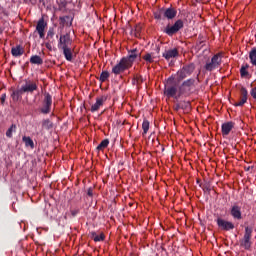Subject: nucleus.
Masks as SVG:
<instances>
[{"label": "nucleus", "instance_id": "obj_1", "mask_svg": "<svg viewBox=\"0 0 256 256\" xmlns=\"http://www.w3.org/2000/svg\"><path fill=\"white\" fill-rule=\"evenodd\" d=\"M58 49L63 51V55L66 61H73V53L75 48H73V39L71 38V32L66 34H61L58 40Z\"/></svg>", "mask_w": 256, "mask_h": 256}, {"label": "nucleus", "instance_id": "obj_2", "mask_svg": "<svg viewBox=\"0 0 256 256\" xmlns=\"http://www.w3.org/2000/svg\"><path fill=\"white\" fill-rule=\"evenodd\" d=\"M253 236V228L246 226L243 238L240 240V247L249 251L251 249V237Z\"/></svg>", "mask_w": 256, "mask_h": 256}, {"label": "nucleus", "instance_id": "obj_3", "mask_svg": "<svg viewBox=\"0 0 256 256\" xmlns=\"http://www.w3.org/2000/svg\"><path fill=\"white\" fill-rule=\"evenodd\" d=\"M195 71V64L191 63L188 65L183 66L177 72V81H183V79H187V77H191L193 72Z\"/></svg>", "mask_w": 256, "mask_h": 256}, {"label": "nucleus", "instance_id": "obj_4", "mask_svg": "<svg viewBox=\"0 0 256 256\" xmlns=\"http://www.w3.org/2000/svg\"><path fill=\"white\" fill-rule=\"evenodd\" d=\"M53 106V97L49 93L44 94V99L42 101V107L39 108L42 115H49L51 113V107Z\"/></svg>", "mask_w": 256, "mask_h": 256}, {"label": "nucleus", "instance_id": "obj_5", "mask_svg": "<svg viewBox=\"0 0 256 256\" xmlns=\"http://www.w3.org/2000/svg\"><path fill=\"white\" fill-rule=\"evenodd\" d=\"M183 27H185V24L183 23V20L179 19L174 23V25H167L164 29V33H166V35L169 37H173V35L179 33Z\"/></svg>", "mask_w": 256, "mask_h": 256}, {"label": "nucleus", "instance_id": "obj_6", "mask_svg": "<svg viewBox=\"0 0 256 256\" xmlns=\"http://www.w3.org/2000/svg\"><path fill=\"white\" fill-rule=\"evenodd\" d=\"M221 54H215L210 62H207L204 66L206 71H215V69H219L221 67Z\"/></svg>", "mask_w": 256, "mask_h": 256}, {"label": "nucleus", "instance_id": "obj_7", "mask_svg": "<svg viewBox=\"0 0 256 256\" xmlns=\"http://www.w3.org/2000/svg\"><path fill=\"white\" fill-rule=\"evenodd\" d=\"M177 91V84H173V77H169L164 88V94L166 97H175V95H177Z\"/></svg>", "mask_w": 256, "mask_h": 256}, {"label": "nucleus", "instance_id": "obj_8", "mask_svg": "<svg viewBox=\"0 0 256 256\" xmlns=\"http://www.w3.org/2000/svg\"><path fill=\"white\" fill-rule=\"evenodd\" d=\"M193 85H195V78H189L185 80L178 89V97H181V95H185V93H189Z\"/></svg>", "mask_w": 256, "mask_h": 256}, {"label": "nucleus", "instance_id": "obj_9", "mask_svg": "<svg viewBox=\"0 0 256 256\" xmlns=\"http://www.w3.org/2000/svg\"><path fill=\"white\" fill-rule=\"evenodd\" d=\"M128 69H131V67L123 58H121L120 61L113 66L112 73L114 75H121V73H125Z\"/></svg>", "mask_w": 256, "mask_h": 256}, {"label": "nucleus", "instance_id": "obj_10", "mask_svg": "<svg viewBox=\"0 0 256 256\" xmlns=\"http://www.w3.org/2000/svg\"><path fill=\"white\" fill-rule=\"evenodd\" d=\"M216 223L221 231H233L235 224L222 218H217Z\"/></svg>", "mask_w": 256, "mask_h": 256}, {"label": "nucleus", "instance_id": "obj_11", "mask_svg": "<svg viewBox=\"0 0 256 256\" xmlns=\"http://www.w3.org/2000/svg\"><path fill=\"white\" fill-rule=\"evenodd\" d=\"M230 215L236 221H241V219H243V214L241 212V206L237 205V203H234V205H232L230 208Z\"/></svg>", "mask_w": 256, "mask_h": 256}, {"label": "nucleus", "instance_id": "obj_12", "mask_svg": "<svg viewBox=\"0 0 256 256\" xmlns=\"http://www.w3.org/2000/svg\"><path fill=\"white\" fill-rule=\"evenodd\" d=\"M139 57V51L137 49H133L129 51V55L122 57V59L130 66L133 67V63H135V59Z\"/></svg>", "mask_w": 256, "mask_h": 256}, {"label": "nucleus", "instance_id": "obj_13", "mask_svg": "<svg viewBox=\"0 0 256 256\" xmlns=\"http://www.w3.org/2000/svg\"><path fill=\"white\" fill-rule=\"evenodd\" d=\"M105 101H107V96L102 95L100 97H97L96 103L93 104L90 108L91 113L99 111V109H101V107H103V105L105 104Z\"/></svg>", "mask_w": 256, "mask_h": 256}, {"label": "nucleus", "instance_id": "obj_14", "mask_svg": "<svg viewBox=\"0 0 256 256\" xmlns=\"http://www.w3.org/2000/svg\"><path fill=\"white\" fill-rule=\"evenodd\" d=\"M47 23H45L44 18H40L36 25V31L39 34L40 39H45V28Z\"/></svg>", "mask_w": 256, "mask_h": 256}, {"label": "nucleus", "instance_id": "obj_15", "mask_svg": "<svg viewBox=\"0 0 256 256\" xmlns=\"http://www.w3.org/2000/svg\"><path fill=\"white\" fill-rule=\"evenodd\" d=\"M37 83L35 82H27L25 85L20 87V90H22V93H33V91H37Z\"/></svg>", "mask_w": 256, "mask_h": 256}, {"label": "nucleus", "instance_id": "obj_16", "mask_svg": "<svg viewBox=\"0 0 256 256\" xmlns=\"http://www.w3.org/2000/svg\"><path fill=\"white\" fill-rule=\"evenodd\" d=\"M233 127H235V122L229 121L223 123L221 126L223 137H227V135H229L233 130Z\"/></svg>", "mask_w": 256, "mask_h": 256}, {"label": "nucleus", "instance_id": "obj_17", "mask_svg": "<svg viewBox=\"0 0 256 256\" xmlns=\"http://www.w3.org/2000/svg\"><path fill=\"white\" fill-rule=\"evenodd\" d=\"M162 57H164L166 61H169V59H175V57H179V50L177 48L165 50Z\"/></svg>", "mask_w": 256, "mask_h": 256}, {"label": "nucleus", "instance_id": "obj_18", "mask_svg": "<svg viewBox=\"0 0 256 256\" xmlns=\"http://www.w3.org/2000/svg\"><path fill=\"white\" fill-rule=\"evenodd\" d=\"M175 17H177V10L175 8H164L165 19H175Z\"/></svg>", "mask_w": 256, "mask_h": 256}, {"label": "nucleus", "instance_id": "obj_19", "mask_svg": "<svg viewBox=\"0 0 256 256\" xmlns=\"http://www.w3.org/2000/svg\"><path fill=\"white\" fill-rule=\"evenodd\" d=\"M59 21L62 27H71V25H73V17L71 16H61Z\"/></svg>", "mask_w": 256, "mask_h": 256}, {"label": "nucleus", "instance_id": "obj_20", "mask_svg": "<svg viewBox=\"0 0 256 256\" xmlns=\"http://www.w3.org/2000/svg\"><path fill=\"white\" fill-rule=\"evenodd\" d=\"M11 53H12L13 57H21V55H23V53H25V49H23V47H21V45H18L11 49Z\"/></svg>", "mask_w": 256, "mask_h": 256}, {"label": "nucleus", "instance_id": "obj_21", "mask_svg": "<svg viewBox=\"0 0 256 256\" xmlns=\"http://www.w3.org/2000/svg\"><path fill=\"white\" fill-rule=\"evenodd\" d=\"M22 97H23V92L21 88L13 91L11 94V98L14 103H17V101H21Z\"/></svg>", "mask_w": 256, "mask_h": 256}, {"label": "nucleus", "instance_id": "obj_22", "mask_svg": "<svg viewBox=\"0 0 256 256\" xmlns=\"http://www.w3.org/2000/svg\"><path fill=\"white\" fill-rule=\"evenodd\" d=\"M90 237L95 241V243H99L101 241H105V234L101 233L100 235H97V232L92 231L90 232Z\"/></svg>", "mask_w": 256, "mask_h": 256}, {"label": "nucleus", "instance_id": "obj_23", "mask_svg": "<svg viewBox=\"0 0 256 256\" xmlns=\"http://www.w3.org/2000/svg\"><path fill=\"white\" fill-rule=\"evenodd\" d=\"M23 143H25L26 147H31L32 149H35V142H33V139L29 136L22 137Z\"/></svg>", "mask_w": 256, "mask_h": 256}, {"label": "nucleus", "instance_id": "obj_24", "mask_svg": "<svg viewBox=\"0 0 256 256\" xmlns=\"http://www.w3.org/2000/svg\"><path fill=\"white\" fill-rule=\"evenodd\" d=\"M30 63H32V65H43V59L39 55H33L30 58Z\"/></svg>", "mask_w": 256, "mask_h": 256}, {"label": "nucleus", "instance_id": "obj_25", "mask_svg": "<svg viewBox=\"0 0 256 256\" xmlns=\"http://www.w3.org/2000/svg\"><path fill=\"white\" fill-rule=\"evenodd\" d=\"M42 129H46V131H49V129H53V122L47 119L42 120Z\"/></svg>", "mask_w": 256, "mask_h": 256}, {"label": "nucleus", "instance_id": "obj_26", "mask_svg": "<svg viewBox=\"0 0 256 256\" xmlns=\"http://www.w3.org/2000/svg\"><path fill=\"white\" fill-rule=\"evenodd\" d=\"M109 147V139H104L101 143L97 146V151H103V149H107Z\"/></svg>", "mask_w": 256, "mask_h": 256}, {"label": "nucleus", "instance_id": "obj_27", "mask_svg": "<svg viewBox=\"0 0 256 256\" xmlns=\"http://www.w3.org/2000/svg\"><path fill=\"white\" fill-rule=\"evenodd\" d=\"M16 131H17V125L12 124L10 128L6 131V137L11 139V137H13V133H15Z\"/></svg>", "mask_w": 256, "mask_h": 256}, {"label": "nucleus", "instance_id": "obj_28", "mask_svg": "<svg viewBox=\"0 0 256 256\" xmlns=\"http://www.w3.org/2000/svg\"><path fill=\"white\" fill-rule=\"evenodd\" d=\"M249 97V92L247 91V88L241 86L240 87V99H244L247 101Z\"/></svg>", "mask_w": 256, "mask_h": 256}, {"label": "nucleus", "instance_id": "obj_29", "mask_svg": "<svg viewBox=\"0 0 256 256\" xmlns=\"http://www.w3.org/2000/svg\"><path fill=\"white\" fill-rule=\"evenodd\" d=\"M250 62L256 66V47L252 48L249 53Z\"/></svg>", "mask_w": 256, "mask_h": 256}, {"label": "nucleus", "instance_id": "obj_30", "mask_svg": "<svg viewBox=\"0 0 256 256\" xmlns=\"http://www.w3.org/2000/svg\"><path fill=\"white\" fill-rule=\"evenodd\" d=\"M109 71H103L100 74V77L98 78L100 83H105V81H107V79H109Z\"/></svg>", "mask_w": 256, "mask_h": 256}, {"label": "nucleus", "instance_id": "obj_31", "mask_svg": "<svg viewBox=\"0 0 256 256\" xmlns=\"http://www.w3.org/2000/svg\"><path fill=\"white\" fill-rule=\"evenodd\" d=\"M249 67V64L242 65L240 68V75L241 77H247L249 75V71H247V68Z\"/></svg>", "mask_w": 256, "mask_h": 256}, {"label": "nucleus", "instance_id": "obj_32", "mask_svg": "<svg viewBox=\"0 0 256 256\" xmlns=\"http://www.w3.org/2000/svg\"><path fill=\"white\" fill-rule=\"evenodd\" d=\"M164 17V8H161L159 10H157L156 12H154V19H158L161 20Z\"/></svg>", "mask_w": 256, "mask_h": 256}, {"label": "nucleus", "instance_id": "obj_33", "mask_svg": "<svg viewBox=\"0 0 256 256\" xmlns=\"http://www.w3.org/2000/svg\"><path fill=\"white\" fill-rule=\"evenodd\" d=\"M142 59H144V61H146V63H153V61H155V57H153V55H151V53H146Z\"/></svg>", "mask_w": 256, "mask_h": 256}, {"label": "nucleus", "instance_id": "obj_34", "mask_svg": "<svg viewBox=\"0 0 256 256\" xmlns=\"http://www.w3.org/2000/svg\"><path fill=\"white\" fill-rule=\"evenodd\" d=\"M143 29V26L141 24H137L134 28V35L135 37H140L141 36V31Z\"/></svg>", "mask_w": 256, "mask_h": 256}, {"label": "nucleus", "instance_id": "obj_35", "mask_svg": "<svg viewBox=\"0 0 256 256\" xmlns=\"http://www.w3.org/2000/svg\"><path fill=\"white\" fill-rule=\"evenodd\" d=\"M190 107H191L190 102H187V101L180 102V109H182L183 111H187V109H190Z\"/></svg>", "mask_w": 256, "mask_h": 256}, {"label": "nucleus", "instance_id": "obj_36", "mask_svg": "<svg viewBox=\"0 0 256 256\" xmlns=\"http://www.w3.org/2000/svg\"><path fill=\"white\" fill-rule=\"evenodd\" d=\"M142 129H143V135H147V132L149 131V122H148V120L143 121Z\"/></svg>", "mask_w": 256, "mask_h": 256}, {"label": "nucleus", "instance_id": "obj_37", "mask_svg": "<svg viewBox=\"0 0 256 256\" xmlns=\"http://www.w3.org/2000/svg\"><path fill=\"white\" fill-rule=\"evenodd\" d=\"M55 37V28H49L47 32V39H53Z\"/></svg>", "mask_w": 256, "mask_h": 256}, {"label": "nucleus", "instance_id": "obj_38", "mask_svg": "<svg viewBox=\"0 0 256 256\" xmlns=\"http://www.w3.org/2000/svg\"><path fill=\"white\" fill-rule=\"evenodd\" d=\"M245 103H247V100L240 98V101L236 102L234 104L235 107H243V105H245Z\"/></svg>", "mask_w": 256, "mask_h": 256}, {"label": "nucleus", "instance_id": "obj_39", "mask_svg": "<svg viewBox=\"0 0 256 256\" xmlns=\"http://www.w3.org/2000/svg\"><path fill=\"white\" fill-rule=\"evenodd\" d=\"M250 95L253 98V100L256 101V87L251 89Z\"/></svg>", "mask_w": 256, "mask_h": 256}, {"label": "nucleus", "instance_id": "obj_40", "mask_svg": "<svg viewBox=\"0 0 256 256\" xmlns=\"http://www.w3.org/2000/svg\"><path fill=\"white\" fill-rule=\"evenodd\" d=\"M202 189H203V191H211V186L209 185V184H203V186H202Z\"/></svg>", "mask_w": 256, "mask_h": 256}, {"label": "nucleus", "instance_id": "obj_41", "mask_svg": "<svg viewBox=\"0 0 256 256\" xmlns=\"http://www.w3.org/2000/svg\"><path fill=\"white\" fill-rule=\"evenodd\" d=\"M134 80L136 81L137 85H139V83H141L143 81V77L142 76H136L134 78Z\"/></svg>", "mask_w": 256, "mask_h": 256}, {"label": "nucleus", "instance_id": "obj_42", "mask_svg": "<svg viewBox=\"0 0 256 256\" xmlns=\"http://www.w3.org/2000/svg\"><path fill=\"white\" fill-rule=\"evenodd\" d=\"M0 99H1V105H5V99H7V94L5 93L2 94Z\"/></svg>", "mask_w": 256, "mask_h": 256}, {"label": "nucleus", "instance_id": "obj_43", "mask_svg": "<svg viewBox=\"0 0 256 256\" xmlns=\"http://www.w3.org/2000/svg\"><path fill=\"white\" fill-rule=\"evenodd\" d=\"M180 109H181V104L180 102H178L174 105V111H180Z\"/></svg>", "mask_w": 256, "mask_h": 256}, {"label": "nucleus", "instance_id": "obj_44", "mask_svg": "<svg viewBox=\"0 0 256 256\" xmlns=\"http://www.w3.org/2000/svg\"><path fill=\"white\" fill-rule=\"evenodd\" d=\"M87 196L92 197L93 196V188H88L87 190Z\"/></svg>", "mask_w": 256, "mask_h": 256}, {"label": "nucleus", "instance_id": "obj_45", "mask_svg": "<svg viewBox=\"0 0 256 256\" xmlns=\"http://www.w3.org/2000/svg\"><path fill=\"white\" fill-rule=\"evenodd\" d=\"M78 214H79V210H72V211H71L72 217H75V216H77Z\"/></svg>", "mask_w": 256, "mask_h": 256}, {"label": "nucleus", "instance_id": "obj_46", "mask_svg": "<svg viewBox=\"0 0 256 256\" xmlns=\"http://www.w3.org/2000/svg\"><path fill=\"white\" fill-rule=\"evenodd\" d=\"M46 49H48L49 51H52L53 47L51 46L50 43H46Z\"/></svg>", "mask_w": 256, "mask_h": 256}, {"label": "nucleus", "instance_id": "obj_47", "mask_svg": "<svg viewBox=\"0 0 256 256\" xmlns=\"http://www.w3.org/2000/svg\"><path fill=\"white\" fill-rule=\"evenodd\" d=\"M31 5H37V0H28Z\"/></svg>", "mask_w": 256, "mask_h": 256}, {"label": "nucleus", "instance_id": "obj_48", "mask_svg": "<svg viewBox=\"0 0 256 256\" xmlns=\"http://www.w3.org/2000/svg\"><path fill=\"white\" fill-rule=\"evenodd\" d=\"M1 13H2L3 15H6V17H7V15H9V13H7V11H6L5 9H2V10H1Z\"/></svg>", "mask_w": 256, "mask_h": 256}, {"label": "nucleus", "instance_id": "obj_49", "mask_svg": "<svg viewBox=\"0 0 256 256\" xmlns=\"http://www.w3.org/2000/svg\"><path fill=\"white\" fill-rule=\"evenodd\" d=\"M196 47H197V49H199V50H200V49L203 47V42H200V44H199V45H197Z\"/></svg>", "mask_w": 256, "mask_h": 256}, {"label": "nucleus", "instance_id": "obj_50", "mask_svg": "<svg viewBox=\"0 0 256 256\" xmlns=\"http://www.w3.org/2000/svg\"><path fill=\"white\" fill-rule=\"evenodd\" d=\"M0 33H3V30H1V28H0Z\"/></svg>", "mask_w": 256, "mask_h": 256}]
</instances>
